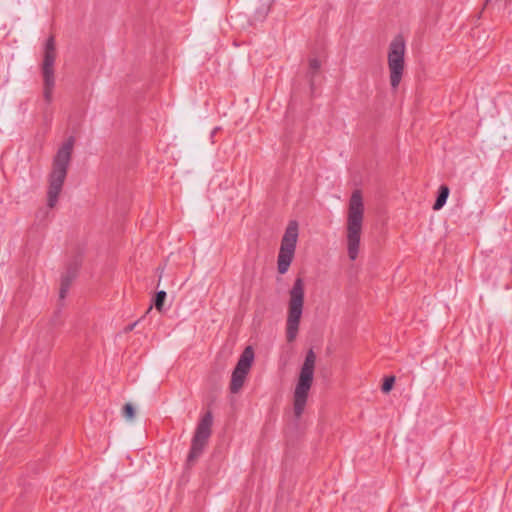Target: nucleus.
<instances>
[{"label":"nucleus","instance_id":"obj_1","mask_svg":"<svg viewBox=\"0 0 512 512\" xmlns=\"http://www.w3.org/2000/svg\"><path fill=\"white\" fill-rule=\"evenodd\" d=\"M73 145L74 138L69 137L67 141L58 149L53 159V167L49 175V188L47 192V205L49 208L55 207L58 201V196L62 191V187L66 179L68 167L71 161Z\"/></svg>","mask_w":512,"mask_h":512},{"label":"nucleus","instance_id":"obj_2","mask_svg":"<svg viewBox=\"0 0 512 512\" xmlns=\"http://www.w3.org/2000/svg\"><path fill=\"white\" fill-rule=\"evenodd\" d=\"M364 218V204L362 194L355 190L349 200L346 241L349 259L354 261L358 257L362 224Z\"/></svg>","mask_w":512,"mask_h":512},{"label":"nucleus","instance_id":"obj_3","mask_svg":"<svg viewBox=\"0 0 512 512\" xmlns=\"http://www.w3.org/2000/svg\"><path fill=\"white\" fill-rule=\"evenodd\" d=\"M305 284L301 277L295 279L289 291L286 337L288 342L295 340L304 307Z\"/></svg>","mask_w":512,"mask_h":512},{"label":"nucleus","instance_id":"obj_4","mask_svg":"<svg viewBox=\"0 0 512 512\" xmlns=\"http://www.w3.org/2000/svg\"><path fill=\"white\" fill-rule=\"evenodd\" d=\"M316 355L310 349L301 367L299 378L294 390V414L299 418L306 406L309 391L311 389L314 377Z\"/></svg>","mask_w":512,"mask_h":512},{"label":"nucleus","instance_id":"obj_5","mask_svg":"<svg viewBox=\"0 0 512 512\" xmlns=\"http://www.w3.org/2000/svg\"><path fill=\"white\" fill-rule=\"evenodd\" d=\"M405 40L402 35H397L389 44L388 67L390 71V84L396 89L402 79L404 72Z\"/></svg>","mask_w":512,"mask_h":512},{"label":"nucleus","instance_id":"obj_6","mask_svg":"<svg viewBox=\"0 0 512 512\" xmlns=\"http://www.w3.org/2000/svg\"><path fill=\"white\" fill-rule=\"evenodd\" d=\"M213 415L210 411H207L199 420L195 429L191 448L187 457L189 464L195 462L203 453L208 440L212 434Z\"/></svg>","mask_w":512,"mask_h":512},{"label":"nucleus","instance_id":"obj_7","mask_svg":"<svg viewBox=\"0 0 512 512\" xmlns=\"http://www.w3.org/2000/svg\"><path fill=\"white\" fill-rule=\"evenodd\" d=\"M56 60V44L53 36H50L44 45L43 62L41 66L43 77L54 76V64Z\"/></svg>","mask_w":512,"mask_h":512},{"label":"nucleus","instance_id":"obj_8","mask_svg":"<svg viewBox=\"0 0 512 512\" xmlns=\"http://www.w3.org/2000/svg\"><path fill=\"white\" fill-rule=\"evenodd\" d=\"M295 249L285 248L280 246L278 259H277V269L280 274H285L294 257Z\"/></svg>","mask_w":512,"mask_h":512},{"label":"nucleus","instance_id":"obj_9","mask_svg":"<svg viewBox=\"0 0 512 512\" xmlns=\"http://www.w3.org/2000/svg\"><path fill=\"white\" fill-rule=\"evenodd\" d=\"M298 239V224L296 221H291L283 235L281 247L296 249Z\"/></svg>","mask_w":512,"mask_h":512},{"label":"nucleus","instance_id":"obj_10","mask_svg":"<svg viewBox=\"0 0 512 512\" xmlns=\"http://www.w3.org/2000/svg\"><path fill=\"white\" fill-rule=\"evenodd\" d=\"M254 360V351L251 346H247L241 353L238 362L235 366L236 369L249 373Z\"/></svg>","mask_w":512,"mask_h":512},{"label":"nucleus","instance_id":"obj_11","mask_svg":"<svg viewBox=\"0 0 512 512\" xmlns=\"http://www.w3.org/2000/svg\"><path fill=\"white\" fill-rule=\"evenodd\" d=\"M247 373L234 368L231 376L230 390L232 393H237L243 386Z\"/></svg>","mask_w":512,"mask_h":512},{"label":"nucleus","instance_id":"obj_12","mask_svg":"<svg viewBox=\"0 0 512 512\" xmlns=\"http://www.w3.org/2000/svg\"><path fill=\"white\" fill-rule=\"evenodd\" d=\"M247 373L234 368L231 376L230 390L232 393H237L243 386Z\"/></svg>","mask_w":512,"mask_h":512},{"label":"nucleus","instance_id":"obj_13","mask_svg":"<svg viewBox=\"0 0 512 512\" xmlns=\"http://www.w3.org/2000/svg\"><path fill=\"white\" fill-rule=\"evenodd\" d=\"M449 188L446 185H441L438 191V196L433 205L434 210H440L447 202L449 196Z\"/></svg>","mask_w":512,"mask_h":512},{"label":"nucleus","instance_id":"obj_14","mask_svg":"<svg viewBox=\"0 0 512 512\" xmlns=\"http://www.w3.org/2000/svg\"><path fill=\"white\" fill-rule=\"evenodd\" d=\"M43 96L46 102L50 103L52 101L53 89L55 86V77H43Z\"/></svg>","mask_w":512,"mask_h":512},{"label":"nucleus","instance_id":"obj_15","mask_svg":"<svg viewBox=\"0 0 512 512\" xmlns=\"http://www.w3.org/2000/svg\"><path fill=\"white\" fill-rule=\"evenodd\" d=\"M166 292L165 291H158L155 295L154 305L158 311H162L164 301L166 299Z\"/></svg>","mask_w":512,"mask_h":512},{"label":"nucleus","instance_id":"obj_16","mask_svg":"<svg viewBox=\"0 0 512 512\" xmlns=\"http://www.w3.org/2000/svg\"><path fill=\"white\" fill-rule=\"evenodd\" d=\"M122 416L127 420H133L135 409L131 403H126L122 408Z\"/></svg>","mask_w":512,"mask_h":512},{"label":"nucleus","instance_id":"obj_17","mask_svg":"<svg viewBox=\"0 0 512 512\" xmlns=\"http://www.w3.org/2000/svg\"><path fill=\"white\" fill-rule=\"evenodd\" d=\"M75 278V273L68 271L65 276L61 279V285L67 288H70V285Z\"/></svg>","mask_w":512,"mask_h":512},{"label":"nucleus","instance_id":"obj_18","mask_svg":"<svg viewBox=\"0 0 512 512\" xmlns=\"http://www.w3.org/2000/svg\"><path fill=\"white\" fill-rule=\"evenodd\" d=\"M75 278V273L68 271L65 276L61 279V285L67 288H70V285Z\"/></svg>","mask_w":512,"mask_h":512},{"label":"nucleus","instance_id":"obj_19","mask_svg":"<svg viewBox=\"0 0 512 512\" xmlns=\"http://www.w3.org/2000/svg\"><path fill=\"white\" fill-rule=\"evenodd\" d=\"M394 382H395V378L393 376L385 378V380L382 384V391L384 393L390 392L393 387Z\"/></svg>","mask_w":512,"mask_h":512},{"label":"nucleus","instance_id":"obj_20","mask_svg":"<svg viewBox=\"0 0 512 512\" xmlns=\"http://www.w3.org/2000/svg\"><path fill=\"white\" fill-rule=\"evenodd\" d=\"M320 67H321V62L319 59H317V58L310 59L309 69H310L311 74L317 73L318 70L320 69Z\"/></svg>","mask_w":512,"mask_h":512},{"label":"nucleus","instance_id":"obj_21","mask_svg":"<svg viewBox=\"0 0 512 512\" xmlns=\"http://www.w3.org/2000/svg\"><path fill=\"white\" fill-rule=\"evenodd\" d=\"M68 291H69V288L64 287V286L61 285L60 293H59L60 299H64L66 297V294L68 293Z\"/></svg>","mask_w":512,"mask_h":512},{"label":"nucleus","instance_id":"obj_22","mask_svg":"<svg viewBox=\"0 0 512 512\" xmlns=\"http://www.w3.org/2000/svg\"><path fill=\"white\" fill-rule=\"evenodd\" d=\"M136 325H137V322H134V323H132V324L128 325V326L126 327V329H125V330H126L127 332H128V331H132Z\"/></svg>","mask_w":512,"mask_h":512}]
</instances>
